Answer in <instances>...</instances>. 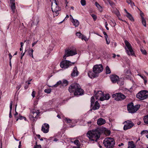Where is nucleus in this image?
I'll return each instance as SVG.
<instances>
[{
	"label": "nucleus",
	"mask_w": 148,
	"mask_h": 148,
	"mask_svg": "<svg viewBox=\"0 0 148 148\" xmlns=\"http://www.w3.org/2000/svg\"><path fill=\"white\" fill-rule=\"evenodd\" d=\"M101 131V129L98 128L90 130L88 131L86 135L90 140L96 141L100 137Z\"/></svg>",
	"instance_id": "nucleus-1"
},
{
	"label": "nucleus",
	"mask_w": 148,
	"mask_h": 148,
	"mask_svg": "<svg viewBox=\"0 0 148 148\" xmlns=\"http://www.w3.org/2000/svg\"><path fill=\"white\" fill-rule=\"evenodd\" d=\"M69 91L71 93H73L75 95H82L84 92L79 85L77 83L71 84L69 87Z\"/></svg>",
	"instance_id": "nucleus-2"
},
{
	"label": "nucleus",
	"mask_w": 148,
	"mask_h": 148,
	"mask_svg": "<svg viewBox=\"0 0 148 148\" xmlns=\"http://www.w3.org/2000/svg\"><path fill=\"white\" fill-rule=\"evenodd\" d=\"M103 69V67L101 64L95 65L93 68L94 73L92 71H89L88 73V75L91 78L95 77L97 76V74L101 72Z\"/></svg>",
	"instance_id": "nucleus-3"
},
{
	"label": "nucleus",
	"mask_w": 148,
	"mask_h": 148,
	"mask_svg": "<svg viewBox=\"0 0 148 148\" xmlns=\"http://www.w3.org/2000/svg\"><path fill=\"white\" fill-rule=\"evenodd\" d=\"M103 143L105 146L107 148H112L114 147L115 144L114 138L111 137H108L104 140Z\"/></svg>",
	"instance_id": "nucleus-4"
},
{
	"label": "nucleus",
	"mask_w": 148,
	"mask_h": 148,
	"mask_svg": "<svg viewBox=\"0 0 148 148\" xmlns=\"http://www.w3.org/2000/svg\"><path fill=\"white\" fill-rule=\"evenodd\" d=\"M136 96L140 100H144L148 97V91L146 90L140 91L137 94Z\"/></svg>",
	"instance_id": "nucleus-5"
},
{
	"label": "nucleus",
	"mask_w": 148,
	"mask_h": 148,
	"mask_svg": "<svg viewBox=\"0 0 148 148\" xmlns=\"http://www.w3.org/2000/svg\"><path fill=\"white\" fill-rule=\"evenodd\" d=\"M140 107V105H137L134 106L133 103H131L127 105V110L129 112L134 113L137 111Z\"/></svg>",
	"instance_id": "nucleus-6"
},
{
	"label": "nucleus",
	"mask_w": 148,
	"mask_h": 148,
	"mask_svg": "<svg viewBox=\"0 0 148 148\" xmlns=\"http://www.w3.org/2000/svg\"><path fill=\"white\" fill-rule=\"evenodd\" d=\"M77 54L76 49L75 48H74L73 49H69L65 51V53L63 58L66 59V57L75 55Z\"/></svg>",
	"instance_id": "nucleus-7"
},
{
	"label": "nucleus",
	"mask_w": 148,
	"mask_h": 148,
	"mask_svg": "<svg viewBox=\"0 0 148 148\" xmlns=\"http://www.w3.org/2000/svg\"><path fill=\"white\" fill-rule=\"evenodd\" d=\"M125 43L126 47L125 49L128 55L133 56L134 54L130 44L127 40L125 41Z\"/></svg>",
	"instance_id": "nucleus-8"
},
{
	"label": "nucleus",
	"mask_w": 148,
	"mask_h": 148,
	"mask_svg": "<svg viewBox=\"0 0 148 148\" xmlns=\"http://www.w3.org/2000/svg\"><path fill=\"white\" fill-rule=\"evenodd\" d=\"M75 62H71L70 61L65 60L62 61L60 64V67L64 69L68 68L70 66H71L75 64Z\"/></svg>",
	"instance_id": "nucleus-9"
},
{
	"label": "nucleus",
	"mask_w": 148,
	"mask_h": 148,
	"mask_svg": "<svg viewBox=\"0 0 148 148\" xmlns=\"http://www.w3.org/2000/svg\"><path fill=\"white\" fill-rule=\"evenodd\" d=\"M110 79L113 83H115L117 82V84L120 85H123V82H122L121 83H120V80H119V77L115 75H112L110 76Z\"/></svg>",
	"instance_id": "nucleus-10"
},
{
	"label": "nucleus",
	"mask_w": 148,
	"mask_h": 148,
	"mask_svg": "<svg viewBox=\"0 0 148 148\" xmlns=\"http://www.w3.org/2000/svg\"><path fill=\"white\" fill-rule=\"evenodd\" d=\"M113 97H115V99L117 101H121L125 99L126 97L121 93H117L112 95Z\"/></svg>",
	"instance_id": "nucleus-11"
},
{
	"label": "nucleus",
	"mask_w": 148,
	"mask_h": 148,
	"mask_svg": "<svg viewBox=\"0 0 148 148\" xmlns=\"http://www.w3.org/2000/svg\"><path fill=\"white\" fill-rule=\"evenodd\" d=\"M123 123L125 124L123 127V130H125L131 128L134 125V123L129 120L125 121Z\"/></svg>",
	"instance_id": "nucleus-12"
},
{
	"label": "nucleus",
	"mask_w": 148,
	"mask_h": 148,
	"mask_svg": "<svg viewBox=\"0 0 148 148\" xmlns=\"http://www.w3.org/2000/svg\"><path fill=\"white\" fill-rule=\"evenodd\" d=\"M52 10L53 12L54 16H57L59 14V12L60 10V8L57 5L56 3V6L52 5Z\"/></svg>",
	"instance_id": "nucleus-13"
},
{
	"label": "nucleus",
	"mask_w": 148,
	"mask_h": 148,
	"mask_svg": "<svg viewBox=\"0 0 148 148\" xmlns=\"http://www.w3.org/2000/svg\"><path fill=\"white\" fill-rule=\"evenodd\" d=\"M49 125L48 124L45 123L42 126L41 130L45 133H46L49 132Z\"/></svg>",
	"instance_id": "nucleus-14"
},
{
	"label": "nucleus",
	"mask_w": 148,
	"mask_h": 148,
	"mask_svg": "<svg viewBox=\"0 0 148 148\" xmlns=\"http://www.w3.org/2000/svg\"><path fill=\"white\" fill-rule=\"evenodd\" d=\"M35 110H33L31 111L30 114L29 115V118L31 119L32 118H35L36 117V116L39 114V113Z\"/></svg>",
	"instance_id": "nucleus-15"
},
{
	"label": "nucleus",
	"mask_w": 148,
	"mask_h": 148,
	"mask_svg": "<svg viewBox=\"0 0 148 148\" xmlns=\"http://www.w3.org/2000/svg\"><path fill=\"white\" fill-rule=\"evenodd\" d=\"M103 92L101 91H98L95 94V97L97 99H99L101 101V99L103 97Z\"/></svg>",
	"instance_id": "nucleus-16"
},
{
	"label": "nucleus",
	"mask_w": 148,
	"mask_h": 148,
	"mask_svg": "<svg viewBox=\"0 0 148 148\" xmlns=\"http://www.w3.org/2000/svg\"><path fill=\"white\" fill-rule=\"evenodd\" d=\"M79 72L77 71V67L75 66L74 67L73 72L71 73V76L73 77L77 76L79 74Z\"/></svg>",
	"instance_id": "nucleus-17"
},
{
	"label": "nucleus",
	"mask_w": 148,
	"mask_h": 148,
	"mask_svg": "<svg viewBox=\"0 0 148 148\" xmlns=\"http://www.w3.org/2000/svg\"><path fill=\"white\" fill-rule=\"evenodd\" d=\"M10 3L11 4V8L13 13L15 12V6L14 3V0H10Z\"/></svg>",
	"instance_id": "nucleus-18"
},
{
	"label": "nucleus",
	"mask_w": 148,
	"mask_h": 148,
	"mask_svg": "<svg viewBox=\"0 0 148 148\" xmlns=\"http://www.w3.org/2000/svg\"><path fill=\"white\" fill-rule=\"evenodd\" d=\"M71 21L73 23V25L75 27H78L79 24L78 21L77 20L74 19L73 17L72 18V21Z\"/></svg>",
	"instance_id": "nucleus-19"
},
{
	"label": "nucleus",
	"mask_w": 148,
	"mask_h": 148,
	"mask_svg": "<svg viewBox=\"0 0 148 148\" xmlns=\"http://www.w3.org/2000/svg\"><path fill=\"white\" fill-rule=\"evenodd\" d=\"M106 123V121L102 118L98 119L97 121V124L98 125H101Z\"/></svg>",
	"instance_id": "nucleus-20"
},
{
	"label": "nucleus",
	"mask_w": 148,
	"mask_h": 148,
	"mask_svg": "<svg viewBox=\"0 0 148 148\" xmlns=\"http://www.w3.org/2000/svg\"><path fill=\"white\" fill-rule=\"evenodd\" d=\"M110 98V96L108 94H105L103 93V97L101 99V101H103L105 100H108Z\"/></svg>",
	"instance_id": "nucleus-21"
},
{
	"label": "nucleus",
	"mask_w": 148,
	"mask_h": 148,
	"mask_svg": "<svg viewBox=\"0 0 148 148\" xmlns=\"http://www.w3.org/2000/svg\"><path fill=\"white\" fill-rule=\"evenodd\" d=\"M99 104L98 102L97 101H96L95 102L94 106L92 107V109L94 110H98L99 108Z\"/></svg>",
	"instance_id": "nucleus-22"
},
{
	"label": "nucleus",
	"mask_w": 148,
	"mask_h": 148,
	"mask_svg": "<svg viewBox=\"0 0 148 148\" xmlns=\"http://www.w3.org/2000/svg\"><path fill=\"white\" fill-rule=\"evenodd\" d=\"M136 146L133 141L129 142L128 148H135Z\"/></svg>",
	"instance_id": "nucleus-23"
},
{
	"label": "nucleus",
	"mask_w": 148,
	"mask_h": 148,
	"mask_svg": "<svg viewBox=\"0 0 148 148\" xmlns=\"http://www.w3.org/2000/svg\"><path fill=\"white\" fill-rule=\"evenodd\" d=\"M34 51L32 49H29L28 51V53L29 55L31 56L32 58H34L33 56V52Z\"/></svg>",
	"instance_id": "nucleus-24"
},
{
	"label": "nucleus",
	"mask_w": 148,
	"mask_h": 148,
	"mask_svg": "<svg viewBox=\"0 0 148 148\" xmlns=\"http://www.w3.org/2000/svg\"><path fill=\"white\" fill-rule=\"evenodd\" d=\"M95 5L100 11H102V7L97 2H95Z\"/></svg>",
	"instance_id": "nucleus-25"
},
{
	"label": "nucleus",
	"mask_w": 148,
	"mask_h": 148,
	"mask_svg": "<svg viewBox=\"0 0 148 148\" xmlns=\"http://www.w3.org/2000/svg\"><path fill=\"white\" fill-rule=\"evenodd\" d=\"M127 17L131 21H133L134 19L133 18L132 15L130 13L126 15Z\"/></svg>",
	"instance_id": "nucleus-26"
},
{
	"label": "nucleus",
	"mask_w": 148,
	"mask_h": 148,
	"mask_svg": "<svg viewBox=\"0 0 148 148\" xmlns=\"http://www.w3.org/2000/svg\"><path fill=\"white\" fill-rule=\"evenodd\" d=\"M106 74H110L111 72L108 66H106Z\"/></svg>",
	"instance_id": "nucleus-27"
},
{
	"label": "nucleus",
	"mask_w": 148,
	"mask_h": 148,
	"mask_svg": "<svg viewBox=\"0 0 148 148\" xmlns=\"http://www.w3.org/2000/svg\"><path fill=\"white\" fill-rule=\"evenodd\" d=\"M104 133L106 135H109L110 134V130L104 128Z\"/></svg>",
	"instance_id": "nucleus-28"
},
{
	"label": "nucleus",
	"mask_w": 148,
	"mask_h": 148,
	"mask_svg": "<svg viewBox=\"0 0 148 148\" xmlns=\"http://www.w3.org/2000/svg\"><path fill=\"white\" fill-rule=\"evenodd\" d=\"M144 121L145 123L148 124V115L145 116Z\"/></svg>",
	"instance_id": "nucleus-29"
},
{
	"label": "nucleus",
	"mask_w": 148,
	"mask_h": 148,
	"mask_svg": "<svg viewBox=\"0 0 148 148\" xmlns=\"http://www.w3.org/2000/svg\"><path fill=\"white\" fill-rule=\"evenodd\" d=\"M68 84V82L66 80H64L63 81L62 84L63 86H66Z\"/></svg>",
	"instance_id": "nucleus-30"
},
{
	"label": "nucleus",
	"mask_w": 148,
	"mask_h": 148,
	"mask_svg": "<svg viewBox=\"0 0 148 148\" xmlns=\"http://www.w3.org/2000/svg\"><path fill=\"white\" fill-rule=\"evenodd\" d=\"M142 20V22L143 25L146 27V21L145 19L144 18H143Z\"/></svg>",
	"instance_id": "nucleus-31"
},
{
	"label": "nucleus",
	"mask_w": 148,
	"mask_h": 148,
	"mask_svg": "<svg viewBox=\"0 0 148 148\" xmlns=\"http://www.w3.org/2000/svg\"><path fill=\"white\" fill-rule=\"evenodd\" d=\"M75 144L77 145V147H79V141L78 140H76L73 142Z\"/></svg>",
	"instance_id": "nucleus-32"
},
{
	"label": "nucleus",
	"mask_w": 148,
	"mask_h": 148,
	"mask_svg": "<svg viewBox=\"0 0 148 148\" xmlns=\"http://www.w3.org/2000/svg\"><path fill=\"white\" fill-rule=\"evenodd\" d=\"M62 83V82L61 81H59L58 82L56 83L53 86L54 87H57L58 86L60 85Z\"/></svg>",
	"instance_id": "nucleus-33"
},
{
	"label": "nucleus",
	"mask_w": 148,
	"mask_h": 148,
	"mask_svg": "<svg viewBox=\"0 0 148 148\" xmlns=\"http://www.w3.org/2000/svg\"><path fill=\"white\" fill-rule=\"evenodd\" d=\"M44 91L45 93L49 94V93H50L51 92V89H50V88L45 89L44 90Z\"/></svg>",
	"instance_id": "nucleus-34"
},
{
	"label": "nucleus",
	"mask_w": 148,
	"mask_h": 148,
	"mask_svg": "<svg viewBox=\"0 0 148 148\" xmlns=\"http://www.w3.org/2000/svg\"><path fill=\"white\" fill-rule=\"evenodd\" d=\"M81 38L82 40H84L85 41H86L88 40L87 38L85 36L82 35V36L81 37Z\"/></svg>",
	"instance_id": "nucleus-35"
},
{
	"label": "nucleus",
	"mask_w": 148,
	"mask_h": 148,
	"mask_svg": "<svg viewBox=\"0 0 148 148\" xmlns=\"http://www.w3.org/2000/svg\"><path fill=\"white\" fill-rule=\"evenodd\" d=\"M94 98L93 97H92L91 99V106H92V104H93L94 102Z\"/></svg>",
	"instance_id": "nucleus-36"
},
{
	"label": "nucleus",
	"mask_w": 148,
	"mask_h": 148,
	"mask_svg": "<svg viewBox=\"0 0 148 148\" xmlns=\"http://www.w3.org/2000/svg\"><path fill=\"white\" fill-rule=\"evenodd\" d=\"M76 35L79 38H81L82 35V34L80 32H77L76 33Z\"/></svg>",
	"instance_id": "nucleus-37"
},
{
	"label": "nucleus",
	"mask_w": 148,
	"mask_h": 148,
	"mask_svg": "<svg viewBox=\"0 0 148 148\" xmlns=\"http://www.w3.org/2000/svg\"><path fill=\"white\" fill-rule=\"evenodd\" d=\"M81 3L82 5L83 6L86 5V1L85 0H81Z\"/></svg>",
	"instance_id": "nucleus-38"
},
{
	"label": "nucleus",
	"mask_w": 148,
	"mask_h": 148,
	"mask_svg": "<svg viewBox=\"0 0 148 148\" xmlns=\"http://www.w3.org/2000/svg\"><path fill=\"white\" fill-rule=\"evenodd\" d=\"M125 72L126 74H128V75H130L131 74L130 71L129 70H126L125 71Z\"/></svg>",
	"instance_id": "nucleus-39"
},
{
	"label": "nucleus",
	"mask_w": 148,
	"mask_h": 148,
	"mask_svg": "<svg viewBox=\"0 0 148 148\" xmlns=\"http://www.w3.org/2000/svg\"><path fill=\"white\" fill-rule=\"evenodd\" d=\"M64 120L66 122H67V123H70L71 122V121L70 119H68L67 118H65L64 119Z\"/></svg>",
	"instance_id": "nucleus-40"
},
{
	"label": "nucleus",
	"mask_w": 148,
	"mask_h": 148,
	"mask_svg": "<svg viewBox=\"0 0 148 148\" xmlns=\"http://www.w3.org/2000/svg\"><path fill=\"white\" fill-rule=\"evenodd\" d=\"M18 118H19V119H20V120H22L23 119H24L25 121H26V118L25 117L23 116L20 115H19Z\"/></svg>",
	"instance_id": "nucleus-41"
},
{
	"label": "nucleus",
	"mask_w": 148,
	"mask_h": 148,
	"mask_svg": "<svg viewBox=\"0 0 148 148\" xmlns=\"http://www.w3.org/2000/svg\"><path fill=\"white\" fill-rule=\"evenodd\" d=\"M141 51L142 53L144 55H145L146 54V50L144 49H141Z\"/></svg>",
	"instance_id": "nucleus-42"
},
{
	"label": "nucleus",
	"mask_w": 148,
	"mask_h": 148,
	"mask_svg": "<svg viewBox=\"0 0 148 148\" xmlns=\"http://www.w3.org/2000/svg\"><path fill=\"white\" fill-rule=\"evenodd\" d=\"M12 105H13V102L12 101H11V102L10 103V110H12Z\"/></svg>",
	"instance_id": "nucleus-43"
},
{
	"label": "nucleus",
	"mask_w": 148,
	"mask_h": 148,
	"mask_svg": "<svg viewBox=\"0 0 148 148\" xmlns=\"http://www.w3.org/2000/svg\"><path fill=\"white\" fill-rule=\"evenodd\" d=\"M148 133V131L147 130H143L141 132V134L142 135L145 133Z\"/></svg>",
	"instance_id": "nucleus-44"
},
{
	"label": "nucleus",
	"mask_w": 148,
	"mask_h": 148,
	"mask_svg": "<svg viewBox=\"0 0 148 148\" xmlns=\"http://www.w3.org/2000/svg\"><path fill=\"white\" fill-rule=\"evenodd\" d=\"M91 16H92V17L93 18L94 21H95L96 20L97 16L95 15L94 14H92L91 15Z\"/></svg>",
	"instance_id": "nucleus-45"
},
{
	"label": "nucleus",
	"mask_w": 148,
	"mask_h": 148,
	"mask_svg": "<svg viewBox=\"0 0 148 148\" xmlns=\"http://www.w3.org/2000/svg\"><path fill=\"white\" fill-rule=\"evenodd\" d=\"M105 37L106 38V43L108 45L109 44L110 42L109 41H108V40H107V38L108 37V35H106V36H105Z\"/></svg>",
	"instance_id": "nucleus-46"
},
{
	"label": "nucleus",
	"mask_w": 148,
	"mask_h": 148,
	"mask_svg": "<svg viewBox=\"0 0 148 148\" xmlns=\"http://www.w3.org/2000/svg\"><path fill=\"white\" fill-rule=\"evenodd\" d=\"M21 47L20 49V50L21 51L23 49V42H21Z\"/></svg>",
	"instance_id": "nucleus-47"
},
{
	"label": "nucleus",
	"mask_w": 148,
	"mask_h": 148,
	"mask_svg": "<svg viewBox=\"0 0 148 148\" xmlns=\"http://www.w3.org/2000/svg\"><path fill=\"white\" fill-rule=\"evenodd\" d=\"M128 4H130L131 5V6L132 7L134 5V3L133 2H132L131 1H130V2H129Z\"/></svg>",
	"instance_id": "nucleus-48"
},
{
	"label": "nucleus",
	"mask_w": 148,
	"mask_h": 148,
	"mask_svg": "<svg viewBox=\"0 0 148 148\" xmlns=\"http://www.w3.org/2000/svg\"><path fill=\"white\" fill-rule=\"evenodd\" d=\"M35 92L34 91H33L32 93V95L33 97H35Z\"/></svg>",
	"instance_id": "nucleus-49"
},
{
	"label": "nucleus",
	"mask_w": 148,
	"mask_h": 148,
	"mask_svg": "<svg viewBox=\"0 0 148 148\" xmlns=\"http://www.w3.org/2000/svg\"><path fill=\"white\" fill-rule=\"evenodd\" d=\"M16 106H17V105H16V108H15V111H16V112H15V114L14 115L15 118H16V117H17V116L18 115V113L17 112H16Z\"/></svg>",
	"instance_id": "nucleus-50"
},
{
	"label": "nucleus",
	"mask_w": 148,
	"mask_h": 148,
	"mask_svg": "<svg viewBox=\"0 0 148 148\" xmlns=\"http://www.w3.org/2000/svg\"><path fill=\"white\" fill-rule=\"evenodd\" d=\"M108 25V23H107V22H106V23H105V27H106V29L107 30H108L109 29V28L107 27V25Z\"/></svg>",
	"instance_id": "nucleus-51"
},
{
	"label": "nucleus",
	"mask_w": 148,
	"mask_h": 148,
	"mask_svg": "<svg viewBox=\"0 0 148 148\" xmlns=\"http://www.w3.org/2000/svg\"><path fill=\"white\" fill-rule=\"evenodd\" d=\"M11 111H12V110H10L9 114V117L10 118H11L12 117V114H11Z\"/></svg>",
	"instance_id": "nucleus-52"
},
{
	"label": "nucleus",
	"mask_w": 148,
	"mask_h": 148,
	"mask_svg": "<svg viewBox=\"0 0 148 148\" xmlns=\"http://www.w3.org/2000/svg\"><path fill=\"white\" fill-rule=\"evenodd\" d=\"M25 42L27 44H29L30 43V41L29 40H26L25 41Z\"/></svg>",
	"instance_id": "nucleus-53"
},
{
	"label": "nucleus",
	"mask_w": 148,
	"mask_h": 148,
	"mask_svg": "<svg viewBox=\"0 0 148 148\" xmlns=\"http://www.w3.org/2000/svg\"><path fill=\"white\" fill-rule=\"evenodd\" d=\"M140 15L141 17V19H142L143 18H144V17H143L144 15L143 13V12H141L140 13Z\"/></svg>",
	"instance_id": "nucleus-54"
},
{
	"label": "nucleus",
	"mask_w": 148,
	"mask_h": 148,
	"mask_svg": "<svg viewBox=\"0 0 148 148\" xmlns=\"http://www.w3.org/2000/svg\"><path fill=\"white\" fill-rule=\"evenodd\" d=\"M138 75H139L143 79V80L146 78L145 77H144L143 76L141 75L138 74Z\"/></svg>",
	"instance_id": "nucleus-55"
},
{
	"label": "nucleus",
	"mask_w": 148,
	"mask_h": 148,
	"mask_svg": "<svg viewBox=\"0 0 148 148\" xmlns=\"http://www.w3.org/2000/svg\"><path fill=\"white\" fill-rule=\"evenodd\" d=\"M38 41H36L35 42H33L32 44V46L33 47L35 45L37 42Z\"/></svg>",
	"instance_id": "nucleus-56"
},
{
	"label": "nucleus",
	"mask_w": 148,
	"mask_h": 148,
	"mask_svg": "<svg viewBox=\"0 0 148 148\" xmlns=\"http://www.w3.org/2000/svg\"><path fill=\"white\" fill-rule=\"evenodd\" d=\"M36 146L37 147V148H41V147L40 145H36Z\"/></svg>",
	"instance_id": "nucleus-57"
},
{
	"label": "nucleus",
	"mask_w": 148,
	"mask_h": 148,
	"mask_svg": "<svg viewBox=\"0 0 148 148\" xmlns=\"http://www.w3.org/2000/svg\"><path fill=\"white\" fill-rule=\"evenodd\" d=\"M58 139L57 138H54L53 140V141H55V142H57L58 141Z\"/></svg>",
	"instance_id": "nucleus-58"
},
{
	"label": "nucleus",
	"mask_w": 148,
	"mask_h": 148,
	"mask_svg": "<svg viewBox=\"0 0 148 148\" xmlns=\"http://www.w3.org/2000/svg\"><path fill=\"white\" fill-rule=\"evenodd\" d=\"M9 58H10V61L11 60V59L12 57V56L11 55V54L10 53L9 55Z\"/></svg>",
	"instance_id": "nucleus-59"
},
{
	"label": "nucleus",
	"mask_w": 148,
	"mask_h": 148,
	"mask_svg": "<svg viewBox=\"0 0 148 148\" xmlns=\"http://www.w3.org/2000/svg\"><path fill=\"white\" fill-rule=\"evenodd\" d=\"M28 87V86L27 85H26L24 86L25 89H27Z\"/></svg>",
	"instance_id": "nucleus-60"
},
{
	"label": "nucleus",
	"mask_w": 148,
	"mask_h": 148,
	"mask_svg": "<svg viewBox=\"0 0 148 148\" xmlns=\"http://www.w3.org/2000/svg\"><path fill=\"white\" fill-rule=\"evenodd\" d=\"M144 81L145 84V85L147 82V81L146 79V78H145V79H144Z\"/></svg>",
	"instance_id": "nucleus-61"
},
{
	"label": "nucleus",
	"mask_w": 148,
	"mask_h": 148,
	"mask_svg": "<svg viewBox=\"0 0 148 148\" xmlns=\"http://www.w3.org/2000/svg\"><path fill=\"white\" fill-rule=\"evenodd\" d=\"M21 142L20 141L19 143V145H18V147L19 148H21Z\"/></svg>",
	"instance_id": "nucleus-62"
},
{
	"label": "nucleus",
	"mask_w": 148,
	"mask_h": 148,
	"mask_svg": "<svg viewBox=\"0 0 148 148\" xmlns=\"http://www.w3.org/2000/svg\"><path fill=\"white\" fill-rule=\"evenodd\" d=\"M124 10L125 11V12L127 13V14H128L129 13L128 12H127V10H126V9H124Z\"/></svg>",
	"instance_id": "nucleus-63"
},
{
	"label": "nucleus",
	"mask_w": 148,
	"mask_h": 148,
	"mask_svg": "<svg viewBox=\"0 0 148 148\" xmlns=\"http://www.w3.org/2000/svg\"><path fill=\"white\" fill-rule=\"evenodd\" d=\"M123 145L124 144L123 143H121V144L118 145V146L119 147H120L121 146H123Z\"/></svg>",
	"instance_id": "nucleus-64"
}]
</instances>
